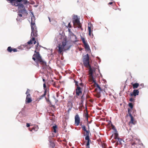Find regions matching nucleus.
<instances>
[{
    "instance_id": "f257e3e1",
    "label": "nucleus",
    "mask_w": 148,
    "mask_h": 148,
    "mask_svg": "<svg viewBox=\"0 0 148 148\" xmlns=\"http://www.w3.org/2000/svg\"><path fill=\"white\" fill-rule=\"evenodd\" d=\"M9 1L12 5L18 7L19 13L23 14L26 13V11L23 3L21 2L23 0H6Z\"/></svg>"
},
{
    "instance_id": "f03ea898",
    "label": "nucleus",
    "mask_w": 148,
    "mask_h": 148,
    "mask_svg": "<svg viewBox=\"0 0 148 148\" xmlns=\"http://www.w3.org/2000/svg\"><path fill=\"white\" fill-rule=\"evenodd\" d=\"M38 45L39 43L38 42H37V44L35 46L36 49L34 51V52L36 53L34 55V56H35L36 58L37 62L40 63V64L42 65L43 67V69H44L47 66L46 62L42 59L39 52H37L39 51Z\"/></svg>"
},
{
    "instance_id": "7ed1b4c3",
    "label": "nucleus",
    "mask_w": 148,
    "mask_h": 148,
    "mask_svg": "<svg viewBox=\"0 0 148 148\" xmlns=\"http://www.w3.org/2000/svg\"><path fill=\"white\" fill-rule=\"evenodd\" d=\"M71 47V45H69L68 41L67 40L66 38H64L62 44L61 45L59 44L58 46V52L60 54L62 53V54L63 53H62V52L63 51H66L69 49Z\"/></svg>"
},
{
    "instance_id": "20e7f679",
    "label": "nucleus",
    "mask_w": 148,
    "mask_h": 148,
    "mask_svg": "<svg viewBox=\"0 0 148 148\" xmlns=\"http://www.w3.org/2000/svg\"><path fill=\"white\" fill-rule=\"evenodd\" d=\"M94 83L93 86L96 87L94 90V91L96 93L95 95L98 98H99L101 96V93L102 91V89L99 85L96 83L95 80L94 81H91Z\"/></svg>"
},
{
    "instance_id": "39448f33",
    "label": "nucleus",
    "mask_w": 148,
    "mask_h": 148,
    "mask_svg": "<svg viewBox=\"0 0 148 148\" xmlns=\"http://www.w3.org/2000/svg\"><path fill=\"white\" fill-rule=\"evenodd\" d=\"M32 22H31V26L32 29V32L31 34V36H32V34L34 37H36L37 36V30L36 27V26L35 22H32V18H31Z\"/></svg>"
},
{
    "instance_id": "423d86ee",
    "label": "nucleus",
    "mask_w": 148,
    "mask_h": 148,
    "mask_svg": "<svg viewBox=\"0 0 148 148\" xmlns=\"http://www.w3.org/2000/svg\"><path fill=\"white\" fill-rule=\"evenodd\" d=\"M30 90L29 89H27L26 92L25 94L27 95L25 99V103L26 104L29 103L32 101L30 93Z\"/></svg>"
},
{
    "instance_id": "0eeeda50",
    "label": "nucleus",
    "mask_w": 148,
    "mask_h": 148,
    "mask_svg": "<svg viewBox=\"0 0 148 148\" xmlns=\"http://www.w3.org/2000/svg\"><path fill=\"white\" fill-rule=\"evenodd\" d=\"M139 140L136 139L134 138L132 139L131 141L130 144L132 148H136L137 145H139Z\"/></svg>"
},
{
    "instance_id": "6e6552de",
    "label": "nucleus",
    "mask_w": 148,
    "mask_h": 148,
    "mask_svg": "<svg viewBox=\"0 0 148 148\" xmlns=\"http://www.w3.org/2000/svg\"><path fill=\"white\" fill-rule=\"evenodd\" d=\"M88 68H89V74L90 77V81H94L95 79L92 75L93 71V69L91 67V66H89Z\"/></svg>"
},
{
    "instance_id": "1a4fd4ad",
    "label": "nucleus",
    "mask_w": 148,
    "mask_h": 148,
    "mask_svg": "<svg viewBox=\"0 0 148 148\" xmlns=\"http://www.w3.org/2000/svg\"><path fill=\"white\" fill-rule=\"evenodd\" d=\"M73 21L74 24H75L78 25V28L81 27L82 26L80 23L79 20L77 17L73 18Z\"/></svg>"
},
{
    "instance_id": "9d476101",
    "label": "nucleus",
    "mask_w": 148,
    "mask_h": 148,
    "mask_svg": "<svg viewBox=\"0 0 148 148\" xmlns=\"http://www.w3.org/2000/svg\"><path fill=\"white\" fill-rule=\"evenodd\" d=\"M76 96L77 97L82 93V89L79 86L77 87L75 89Z\"/></svg>"
},
{
    "instance_id": "9b49d317",
    "label": "nucleus",
    "mask_w": 148,
    "mask_h": 148,
    "mask_svg": "<svg viewBox=\"0 0 148 148\" xmlns=\"http://www.w3.org/2000/svg\"><path fill=\"white\" fill-rule=\"evenodd\" d=\"M75 124L76 126H78L79 125L80 123V119L79 115L77 114L75 117Z\"/></svg>"
},
{
    "instance_id": "f8f14e48",
    "label": "nucleus",
    "mask_w": 148,
    "mask_h": 148,
    "mask_svg": "<svg viewBox=\"0 0 148 148\" xmlns=\"http://www.w3.org/2000/svg\"><path fill=\"white\" fill-rule=\"evenodd\" d=\"M82 128L84 131H85L86 133L85 132L83 134L84 135V136H86V137H87V136H88V138H90V136H89V131L88 130H87L86 129V127L85 126H83L82 127Z\"/></svg>"
},
{
    "instance_id": "ddd939ff",
    "label": "nucleus",
    "mask_w": 148,
    "mask_h": 148,
    "mask_svg": "<svg viewBox=\"0 0 148 148\" xmlns=\"http://www.w3.org/2000/svg\"><path fill=\"white\" fill-rule=\"evenodd\" d=\"M139 91L138 90H133L132 93H131L130 96H136L139 94Z\"/></svg>"
},
{
    "instance_id": "4468645a",
    "label": "nucleus",
    "mask_w": 148,
    "mask_h": 148,
    "mask_svg": "<svg viewBox=\"0 0 148 148\" xmlns=\"http://www.w3.org/2000/svg\"><path fill=\"white\" fill-rule=\"evenodd\" d=\"M7 51L8 52H11L12 51L13 52H16L17 51V50L16 49L12 48L11 47H9L7 49Z\"/></svg>"
},
{
    "instance_id": "2eb2a0df",
    "label": "nucleus",
    "mask_w": 148,
    "mask_h": 148,
    "mask_svg": "<svg viewBox=\"0 0 148 148\" xmlns=\"http://www.w3.org/2000/svg\"><path fill=\"white\" fill-rule=\"evenodd\" d=\"M36 41L35 40L34 37H32V40H30L29 41L27 42V44L28 45L32 44L34 43V44H35Z\"/></svg>"
},
{
    "instance_id": "dca6fc26",
    "label": "nucleus",
    "mask_w": 148,
    "mask_h": 148,
    "mask_svg": "<svg viewBox=\"0 0 148 148\" xmlns=\"http://www.w3.org/2000/svg\"><path fill=\"white\" fill-rule=\"evenodd\" d=\"M85 139L86 140H87V142L86 143V148H90L89 147V145H90V142L91 141V140L90 139V138H89L88 136H87V137H85Z\"/></svg>"
},
{
    "instance_id": "f3484780",
    "label": "nucleus",
    "mask_w": 148,
    "mask_h": 148,
    "mask_svg": "<svg viewBox=\"0 0 148 148\" xmlns=\"http://www.w3.org/2000/svg\"><path fill=\"white\" fill-rule=\"evenodd\" d=\"M89 62V61H83L84 66L86 68H88V67L90 66Z\"/></svg>"
},
{
    "instance_id": "a211bd4d",
    "label": "nucleus",
    "mask_w": 148,
    "mask_h": 148,
    "mask_svg": "<svg viewBox=\"0 0 148 148\" xmlns=\"http://www.w3.org/2000/svg\"><path fill=\"white\" fill-rule=\"evenodd\" d=\"M114 138L115 139H117L120 142L121 140V139L118 137L119 134H118L117 133V132H115L114 133Z\"/></svg>"
},
{
    "instance_id": "6ab92c4d",
    "label": "nucleus",
    "mask_w": 148,
    "mask_h": 148,
    "mask_svg": "<svg viewBox=\"0 0 148 148\" xmlns=\"http://www.w3.org/2000/svg\"><path fill=\"white\" fill-rule=\"evenodd\" d=\"M89 61V55L88 54H86L84 56L83 59V61Z\"/></svg>"
},
{
    "instance_id": "aec40b11",
    "label": "nucleus",
    "mask_w": 148,
    "mask_h": 148,
    "mask_svg": "<svg viewBox=\"0 0 148 148\" xmlns=\"http://www.w3.org/2000/svg\"><path fill=\"white\" fill-rule=\"evenodd\" d=\"M92 26V24H90V25H88V30L89 32V35L90 36H91V32L92 31V30H91V27Z\"/></svg>"
},
{
    "instance_id": "412c9836",
    "label": "nucleus",
    "mask_w": 148,
    "mask_h": 148,
    "mask_svg": "<svg viewBox=\"0 0 148 148\" xmlns=\"http://www.w3.org/2000/svg\"><path fill=\"white\" fill-rule=\"evenodd\" d=\"M130 117L131 118V120L129 122L130 123H132L133 124H135V123L134 122V119L133 117V116L132 115V114H130Z\"/></svg>"
},
{
    "instance_id": "4be33fe9",
    "label": "nucleus",
    "mask_w": 148,
    "mask_h": 148,
    "mask_svg": "<svg viewBox=\"0 0 148 148\" xmlns=\"http://www.w3.org/2000/svg\"><path fill=\"white\" fill-rule=\"evenodd\" d=\"M131 84L132 85L133 88V89L137 88L139 85V84L138 83H135L134 84H133L132 83H131Z\"/></svg>"
},
{
    "instance_id": "5701e85b",
    "label": "nucleus",
    "mask_w": 148,
    "mask_h": 148,
    "mask_svg": "<svg viewBox=\"0 0 148 148\" xmlns=\"http://www.w3.org/2000/svg\"><path fill=\"white\" fill-rule=\"evenodd\" d=\"M47 93V90L46 89H45L44 91V93L41 96L39 97L38 98V99L39 100H40L42 99L46 95Z\"/></svg>"
},
{
    "instance_id": "b1692460",
    "label": "nucleus",
    "mask_w": 148,
    "mask_h": 148,
    "mask_svg": "<svg viewBox=\"0 0 148 148\" xmlns=\"http://www.w3.org/2000/svg\"><path fill=\"white\" fill-rule=\"evenodd\" d=\"M53 132L56 133L57 132V130L58 129V128L57 125H55L54 126H53Z\"/></svg>"
},
{
    "instance_id": "393cba45",
    "label": "nucleus",
    "mask_w": 148,
    "mask_h": 148,
    "mask_svg": "<svg viewBox=\"0 0 148 148\" xmlns=\"http://www.w3.org/2000/svg\"><path fill=\"white\" fill-rule=\"evenodd\" d=\"M84 48L87 50L90 49L88 45L86 42L84 44Z\"/></svg>"
},
{
    "instance_id": "a878e982",
    "label": "nucleus",
    "mask_w": 148,
    "mask_h": 148,
    "mask_svg": "<svg viewBox=\"0 0 148 148\" xmlns=\"http://www.w3.org/2000/svg\"><path fill=\"white\" fill-rule=\"evenodd\" d=\"M49 142H50L49 147H52V148H54V147L55 146L54 143L53 142H52L51 141H50Z\"/></svg>"
},
{
    "instance_id": "bb28decb",
    "label": "nucleus",
    "mask_w": 148,
    "mask_h": 148,
    "mask_svg": "<svg viewBox=\"0 0 148 148\" xmlns=\"http://www.w3.org/2000/svg\"><path fill=\"white\" fill-rule=\"evenodd\" d=\"M38 126H35L33 127L32 130L30 131H32L34 130V131H36L38 130Z\"/></svg>"
},
{
    "instance_id": "cd10ccee",
    "label": "nucleus",
    "mask_w": 148,
    "mask_h": 148,
    "mask_svg": "<svg viewBox=\"0 0 148 148\" xmlns=\"http://www.w3.org/2000/svg\"><path fill=\"white\" fill-rule=\"evenodd\" d=\"M111 126L112 129L114 130L115 132H116L117 130L116 128H115L114 126V125L112 124H111Z\"/></svg>"
},
{
    "instance_id": "c85d7f7f",
    "label": "nucleus",
    "mask_w": 148,
    "mask_h": 148,
    "mask_svg": "<svg viewBox=\"0 0 148 148\" xmlns=\"http://www.w3.org/2000/svg\"><path fill=\"white\" fill-rule=\"evenodd\" d=\"M130 108L131 109H132L133 107V104L132 103H130L128 104Z\"/></svg>"
},
{
    "instance_id": "c756f323",
    "label": "nucleus",
    "mask_w": 148,
    "mask_h": 148,
    "mask_svg": "<svg viewBox=\"0 0 148 148\" xmlns=\"http://www.w3.org/2000/svg\"><path fill=\"white\" fill-rule=\"evenodd\" d=\"M22 1L23 2V3L26 4L28 3V2L27 0H23Z\"/></svg>"
},
{
    "instance_id": "7c9ffc66",
    "label": "nucleus",
    "mask_w": 148,
    "mask_h": 148,
    "mask_svg": "<svg viewBox=\"0 0 148 148\" xmlns=\"http://www.w3.org/2000/svg\"><path fill=\"white\" fill-rule=\"evenodd\" d=\"M131 110L129 109V108H128V110H127V112L128 113V114H129V116H130V114H132L131 113Z\"/></svg>"
},
{
    "instance_id": "2f4dec72",
    "label": "nucleus",
    "mask_w": 148,
    "mask_h": 148,
    "mask_svg": "<svg viewBox=\"0 0 148 148\" xmlns=\"http://www.w3.org/2000/svg\"><path fill=\"white\" fill-rule=\"evenodd\" d=\"M74 82L75 83V86H77V87L79 86V85L78 84V83L77 81L75 80H74Z\"/></svg>"
},
{
    "instance_id": "473e14b6",
    "label": "nucleus",
    "mask_w": 148,
    "mask_h": 148,
    "mask_svg": "<svg viewBox=\"0 0 148 148\" xmlns=\"http://www.w3.org/2000/svg\"><path fill=\"white\" fill-rule=\"evenodd\" d=\"M82 42L84 44L86 43V42H85V39L84 38H82Z\"/></svg>"
},
{
    "instance_id": "72a5a7b5",
    "label": "nucleus",
    "mask_w": 148,
    "mask_h": 148,
    "mask_svg": "<svg viewBox=\"0 0 148 148\" xmlns=\"http://www.w3.org/2000/svg\"><path fill=\"white\" fill-rule=\"evenodd\" d=\"M134 100V99L132 98H130L129 100L131 102L133 101Z\"/></svg>"
},
{
    "instance_id": "f704fd0d",
    "label": "nucleus",
    "mask_w": 148,
    "mask_h": 148,
    "mask_svg": "<svg viewBox=\"0 0 148 148\" xmlns=\"http://www.w3.org/2000/svg\"><path fill=\"white\" fill-rule=\"evenodd\" d=\"M36 57L34 56V55H33V57H32V59L34 60V61H35L36 60Z\"/></svg>"
},
{
    "instance_id": "c9c22d12",
    "label": "nucleus",
    "mask_w": 148,
    "mask_h": 148,
    "mask_svg": "<svg viewBox=\"0 0 148 148\" xmlns=\"http://www.w3.org/2000/svg\"><path fill=\"white\" fill-rule=\"evenodd\" d=\"M68 27H69V28H71V25L70 24V23H69V24H68Z\"/></svg>"
},
{
    "instance_id": "e433bc0d",
    "label": "nucleus",
    "mask_w": 148,
    "mask_h": 148,
    "mask_svg": "<svg viewBox=\"0 0 148 148\" xmlns=\"http://www.w3.org/2000/svg\"><path fill=\"white\" fill-rule=\"evenodd\" d=\"M18 16L19 17H21L22 16V14H18Z\"/></svg>"
},
{
    "instance_id": "4c0bfd02",
    "label": "nucleus",
    "mask_w": 148,
    "mask_h": 148,
    "mask_svg": "<svg viewBox=\"0 0 148 148\" xmlns=\"http://www.w3.org/2000/svg\"><path fill=\"white\" fill-rule=\"evenodd\" d=\"M30 125L29 123H27L26 124V126L27 127H29L30 126Z\"/></svg>"
},
{
    "instance_id": "58836bf2",
    "label": "nucleus",
    "mask_w": 148,
    "mask_h": 148,
    "mask_svg": "<svg viewBox=\"0 0 148 148\" xmlns=\"http://www.w3.org/2000/svg\"><path fill=\"white\" fill-rule=\"evenodd\" d=\"M43 87L44 88H46V85L45 83H44L43 85Z\"/></svg>"
},
{
    "instance_id": "ea45409f",
    "label": "nucleus",
    "mask_w": 148,
    "mask_h": 148,
    "mask_svg": "<svg viewBox=\"0 0 148 148\" xmlns=\"http://www.w3.org/2000/svg\"><path fill=\"white\" fill-rule=\"evenodd\" d=\"M88 113L87 112L85 114V116L87 118L88 117Z\"/></svg>"
},
{
    "instance_id": "a19ab883",
    "label": "nucleus",
    "mask_w": 148,
    "mask_h": 148,
    "mask_svg": "<svg viewBox=\"0 0 148 148\" xmlns=\"http://www.w3.org/2000/svg\"><path fill=\"white\" fill-rule=\"evenodd\" d=\"M113 4V2H109L108 3V5H112V4Z\"/></svg>"
},
{
    "instance_id": "79ce46f5",
    "label": "nucleus",
    "mask_w": 148,
    "mask_h": 148,
    "mask_svg": "<svg viewBox=\"0 0 148 148\" xmlns=\"http://www.w3.org/2000/svg\"><path fill=\"white\" fill-rule=\"evenodd\" d=\"M79 85L80 86H82L83 85V84L82 83H81L79 84Z\"/></svg>"
},
{
    "instance_id": "37998d69",
    "label": "nucleus",
    "mask_w": 148,
    "mask_h": 148,
    "mask_svg": "<svg viewBox=\"0 0 148 148\" xmlns=\"http://www.w3.org/2000/svg\"><path fill=\"white\" fill-rule=\"evenodd\" d=\"M55 85H56V83L55 82H54L53 83V85L54 86Z\"/></svg>"
},
{
    "instance_id": "c03bdc74",
    "label": "nucleus",
    "mask_w": 148,
    "mask_h": 148,
    "mask_svg": "<svg viewBox=\"0 0 148 148\" xmlns=\"http://www.w3.org/2000/svg\"><path fill=\"white\" fill-rule=\"evenodd\" d=\"M48 18H49V21L50 22H51V19H50V18L49 17H48Z\"/></svg>"
},
{
    "instance_id": "a18cd8bd",
    "label": "nucleus",
    "mask_w": 148,
    "mask_h": 148,
    "mask_svg": "<svg viewBox=\"0 0 148 148\" xmlns=\"http://www.w3.org/2000/svg\"><path fill=\"white\" fill-rule=\"evenodd\" d=\"M42 80H43V82H45V79H42Z\"/></svg>"
},
{
    "instance_id": "49530a36",
    "label": "nucleus",
    "mask_w": 148,
    "mask_h": 148,
    "mask_svg": "<svg viewBox=\"0 0 148 148\" xmlns=\"http://www.w3.org/2000/svg\"><path fill=\"white\" fill-rule=\"evenodd\" d=\"M113 135L112 134L111 136V138L113 136Z\"/></svg>"
},
{
    "instance_id": "de8ad7c7",
    "label": "nucleus",
    "mask_w": 148,
    "mask_h": 148,
    "mask_svg": "<svg viewBox=\"0 0 148 148\" xmlns=\"http://www.w3.org/2000/svg\"><path fill=\"white\" fill-rule=\"evenodd\" d=\"M113 135L112 134L111 136V138L113 136Z\"/></svg>"
},
{
    "instance_id": "09e8293b",
    "label": "nucleus",
    "mask_w": 148,
    "mask_h": 148,
    "mask_svg": "<svg viewBox=\"0 0 148 148\" xmlns=\"http://www.w3.org/2000/svg\"><path fill=\"white\" fill-rule=\"evenodd\" d=\"M116 144L117 145H118V142H117V143H116Z\"/></svg>"
},
{
    "instance_id": "8fccbe9b",
    "label": "nucleus",
    "mask_w": 148,
    "mask_h": 148,
    "mask_svg": "<svg viewBox=\"0 0 148 148\" xmlns=\"http://www.w3.org/2000/svg\"><path fill=\"white\" fill-rule=\"evenodd\" d=\"M70 109H69L68 110V112H69L70 111Z\"/></svg>"
},
{
    "instance_id": "3c124183",
    "label": "nucleus",
    "mask_w": 148,
    "mask_h": 148,
    "mask_svg": "<svg viewBox=\"0 0 148 148\" xmlns=\"http://www.w3.org/2000/svg\"><path fill=\"white\" fill-rule=\"evenodd\" d=\"M113 142H115V141H113Z\"/></svg>"
}]
</instances>
